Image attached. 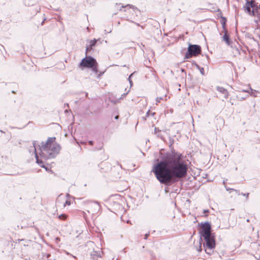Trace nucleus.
<instances>
[{
	"mask_svg": "<svg viewBox=\"0 0 260 260\" xmlns=\"http://www.w3.org/2000/svg\"><path fill=\"white\" fill-rule=\"evenodd\" d=\"M171 150L160 153V160L153 167L152 172L161 184L169 186L187 175L188 167L182 154L171 148Z\"/></svg>",
	"mask_w": 260,
	"mask_h": 260,
	"instance_id": "obj_1",
	"label": "nucleus"
},
{
	"mask_svg": "<svg viewBox=\"0 0 260 260\" xmlns=\"http://www.w3.org/2000/svg\"><path fill=\"white\" fill-rule=\"evenodd\" d=\"M200 234V240H202V238H203L205 240L203 246L205 249V250L206 253L211 254L212 253V250L215 247L216 242L215 236L211 232V224L209 222L201 223Z\"/></svg>",
	"mask_w": 260,
	"mask_h": 260,
	"instance_id": "obj_2",
	"label": "nucleus"
},
{
	"mask_svg": "<svg viewBox=\"0 0 260 260\" xmlns=\"http://www.w3.org/2000/svg\"><path fill=\"white\" fill-rule=\"evenodd\" d=\"M55 137H49L46 142H42L40 146V156L45 159L55 157L59 153L61 147L55 143Z\"/></svg>",
	"mask_w": 260,
	"mask_h": 260,
	"instance_id": "obj_3",
	"label": "nucleus"
},
{
	"mask_svg": "<svg viewBox=\"0 0 260 260\" xmlns=\"http://www.w3.org/2000/svg\"><path fill=\"white\" fill-rule=\"evenodd\" d=\"M201 52V47L200 45L189 44L184 59H189L193 56H196L200 54Z\"/></svg>",
	"mask_w": 260,
	"mask_h": 260,
	"instance_id": "obj_4",
	"label": "nucleus"
},
{
	"mask_svg": "<svg viewBox=\"0 0 260 260\" xmlns=\"http://www.w3.org/2000/svg\"><path fill=\"white\" fill-rule=\"evenodd\" d=\"M245 8L249 15L254 16L255 13H257L259 7L258 3L255 4L254 1L246 0Z\"/></svg>",
	"mask_w": 260,
	"mask_h": 260,
	"instance_id": "obj_5",
	"label": "nucleus"
},
{
	"mask_svg": "<svg viewBox=\"0 0 260 260\" xmlns=\"http://www.w3.org/2000/svg\"><path fill=\"white\" fill-rule=\"evenodd\" d=\"M95 64H97L96 59L91 56H88L82 59L79 67L89 69L93 67V65Z\"/></svg>",
	"mask_w": 260,
	"mask_h": 260,
	"instance_id": "obj_6",
	"label": "nucleus"
},
{
	"mask_svg": "<svg viewBox=\"0 0 260 260\" xmlns=\"http://www.w3.org/2000/svg\"><path fill=\"white\" fill-rule=\"evenodd\" d=\"M101 210V206L98 202H91L89 204L88 213H91L92 215H96Z\"/></svg>",
	"mask_w": 260,
	"mask_h": 260,
	"instance_id": "obj_7",
	"label": "nucleus"
},
{
	"mask_svg": "<svg viewBox=\"0 0 260 260\" xmlns=\"http://www.w3.org/2000/svg\"><path fill=\"white\" fill-rule=\"evenodd\" d=\"M102 251L101 250H93L90 254L92 260H101L102 259Z\"/></svg>",
	"mask_w": 260,
	"mask_h": 260,
	"instance_id": "obj_8",
	"label": "nucleus"
},
{
	"mask_svg": "<svg viewBox=\"0 0 260 260\" xmlns=\"http://www.w3.org/2000/svg\"><path fill=\"white\" fill-rule=\"evenodd\" d=\"M33 145H34V149H35V157H36V162L37 163L40 165V166L42 168H45V166H44L43 165V161L41 159H40L39 158V156L36 152V147H35V143H33Z\"/></svg>",
	"mask_w": 260,
	"mask_h": 260,
	"instance_id": "obj_9",
	"label": "nucleus"
},
{
	"mask_svg": "<svg viewBox=\"0 0 260 260\" xmlns=\"http://www.w3.org/2000/svg\"><path fill=\"white\" fill-rule=\"evenodd\" d=\"M223 40L225 41L226 44L228 45L230 44V36L228 33V31L226 30H224V35L223 36Z\"/></svg>",
	"mask_w": 260,
	"mask_h": 260,
	"instance_id": "obj_10",
	"label": "nucleus"
},
{
	"mask_svg": "<svg viewBox=\"0 0 260 260\" xmlns=\"http://www.w3.org/2000/svg\"><path fill=\"white\" fill-rule=\"evenodd\" d=\"M216 90L222 94H224V93L226 94V92L228 91L226 89H225V88H224L222 87H220V86H217L216 87Z\"/></svg>",
	"mask_w": 260,
	"mask_h": 260,
	"instance_id": "obj_11",
	"label": "nucleus"
},
{
	"mask_svg": "<svg viewBox=\"0 0 260 260\" xmlns=\"http://www.w3.org/2000/svg\"><path fill=\"white\" fill-rule=\"evenodd\" d=\"M97 42V40L95 39H94L93 40L90 41L89 46L90 49H92V48L95 46L96 43Z\"/></svg>",
	"mask_w": 260,
	"mask_h": 260,
	"instance_id": "obj_12",
	"label": "nucleus"
},
{
	"mask_svg": "<svg viewBox=\"0 0 260 260\" xmlns=\"http://www.w3.org/2000/svg\"><path fill=\"white\" fill-rule=\"evenodd\" d=\"M226 20L225 17H222V20L221 21V24L222 25L223 29L224 30H226L225 29V23H226Z\"/></svg>",
	"mask_w": 260,
	"mask_h": 260,
	"instance_id": "obj_13",
	"label": "nucleus"
},
{
	"mask_svg": "<svg viewBox=\"0 0 260 260\" xmlns=\"http://www.w3.org/2000/svg\"><path fill=\"white\" fill-rule=\"evenodd\" d=\"M89 69H91L92 71L94 72L95 74L98 73V63L93 65V67L90 68Z\"/></svg>",
	"mask_w": 260,
	"mask_h": 260,
	"instance_id": "obj_14",
	"label": "nucleus"
},
{
	"mask_svg": "<svg viewBox=\"0 0 260 260\" xmlns=\"http://www.w3.org/2000/svg\"><path fill=\"white\" fill-rule=\"evenodd\" d=\"M160 132V131L158 128H157V127H155L154 128V134L155 135H157L158 137H160L161 138V136L159 134V133Z\"/></svg>",
	"mask_w": 260,
	"mask_h": 260,
	"instance_id": "obj_15",
	"label": "nucleus"
},
{
	"mask_svg": "<svg viewBox=\"0 0 260 260\" xmlns=\"http://www.w3.org/2000/svg\"><path fill=\"white\" fill-rule=\"evenodd\" d=\"M196 66H197V68L200 70L201 74L202 75H205V73H204V68L200 67L197 64H196Z\"/></svg>",
	"mask_w": 260,
	"mask_h": 260,
	"instance_id": "obj_16",
	"label": "nucleus"
},
{
	"mask_svg": "<svg viewBox=\"0 0 260 260\" xmlns=\"http://www.w3.org/2000/svg\"><path fill=\"white\" fill-rule=\"evenodd\" d=\"M163 99V98L162 97H157L156 98V104L157 105L158 103H159L160 102L161 100H162Z\"/></svg>",
	"mask_w": 260,
	"mask_h": 260,
	"instance_id": "obj_17",
	"label": "nucleus"
},
{
	"mask_svg": "<svg viewBox=\"0 0 260 260\" xmlns=\"http://www.w3.org/2000/svg\"><path fill=\"white\" fill-rule=\"evenodd\" d=\"M133 74H134V73L131 74L129 76V77H128V81H129V84H130V85H131V86H132V85H133L132 81L131 80V77H132V76L133 75Z\"/></svg>",
	"mask_w": 260,
	"mask_h": 260,
	"instance_id": "obj_18",
	"label": "nucleus"
},
{
	"mask_svg": "<svg viewBox=\"0 0 260 260\" xmlns=\"http://www.w3.org/2000/svg\"><path fill=\"white\" fill-rule=\"evenodd\" d=\"M58 218L60 219H64L66 218V215L65 214H61L58 216Z\"/></svg>",
	"mask_w": 260,
	"mask_h": 260,
	"instance_id": "obj_19",
	"label": "nucleus"
},
{
	"mask_svg": "<svg viewBox=\"0 0 260 260\" xmlns=\"http://www.w3.org/2000/svg\"><path fill=\"white\" fill-rule=\"evenodd\" d=\"M129 91V90H128L126 93H124L123 94H122L121 95V97H120V98H119V100H122V99H123V98L124 97H125V95H126L128 93Z\"/></svg>",
	"mask_w": 260,
	"mask_h": 260,
	"instance_id": "obj_20",
	"label": "nucleus"
},
{
	"mask_svg": "<svg viewBox=\"0 0 260 260\" xmlns=\"http://www.w3.org/2000/svg\"><path fill=\"white\" fill-rule=\"evenodd\" d=\"M241 194L244 197H245L246 200H248V197H249V193H241Z\"/></svg>",
	"mask_w": 260,
	"mask_h": 260,
	"instance_id": "obj_21",
	"label": "nucleus"
},
{
	"mask_svg": "<svg viewBox=\"0 0 260 260\" xmlns=\"http://www.w3.org/2000/svg\"><path fill=\"white\" fill-rule=\"evenodd\" d=\"M127 6H128V7H129L130 8H133V9H136V10H137V8H134V7L133 6H132V5H127L126 6V7H127ZM120 9H121V8H124V6H120ZM124 7H126V6H124Z\"/></svg>",
	"mask_w": 260,
	"mask_h": 260,
	"instance_id": "obj_22",
	"label": "nucleus"
},
{
	"mask_svg": "<svg viewBox=\"0 0 260 260\" xmlns=\"http://www.w3.org/2000/svg\"><path fill=\"white\" fill-rule=\"evenodd\" d=\"M233 191H235V193L238 194V196L240 195L241 193H240V191L237 189H232Z\"/></svg>",
	"mask_w": 260,
	"mask_h": 260,
	"instance_id": "obj_23",
	"label": "nucleus"
},
{
	"mask_svg": "<svg viewBox=\"0 0 260 260\" xmlns=\"http://www.w3.org/2000/svg\"><path fill=\"white\" fill-rule=\"evenodd\" d=\"M224 94V99H228V96H229V92L228 91L226 92V93H224L223 94Z\"/></svg>",
	"mask_w": 260,
	"mask_h": 260,
	"instance_id": "obj_24",
	"label": "nucleus"
},
{
	"mask_svg": "<svg viewBox=\"0 0 260 260\" xmlns=\"http://www.w3.org/2000/svg\"><path fill=\"white\" fill-rule=\"evenodd\" d=\"M149 236V233H148L144 235V239L146 240V239L148 238V236Z\"/></svg>",
	"mask_w": 260,
	"mask_h": 260,
	"instance_id": "obj_25",
	"label": "nucleus"
},
{
	"mask_svg": "<svg viewBox=\"0 0 260 260\" xmlns=\"http://www.w3.org/2000/svg\"><path fill=\"white\" fill-rule=\"evenodd\" d=\"M104 74V72H100L97 76L98 78H100V77Z\"/></svg>",
	"mask_w": 260,
	"mask_h": 260,
	"instance_id": "obj_26",
	"label": "nucleus"
},
{
	"mask_svg": "<svg viewBox=\"0 0 260 260\" xmlns=\"http://www.w3.org/2000/svg\"><path fill=\"white\" fill-rule=\"evenodd\" d=\"M202 246H201V244L200 243V245L199 246V248L197 250H198V251L200 252V251H202Z\"/></svg>",
	"mask_w": 260,
	"mask_h": 260,
	"instance_id": "obj_27",
	"label": "nucleus"
},
{
	"mask_svg": "<svg viewBox=\"0 0 260 260\" xmlns=\"http://www.w3.org/2000/svg\"><path fill=\"white\" fill-rule=\"evenodd\" d=\"M225 189L227 191H229L230 193L232 191V189H231L232 188H227L226 187H225Z\"/></svg>",
	"mask_w": 260,
	"mask_h": 260,
	"instance_id": "obj_28",
	"label": "nucleus"
},
{
	"mask_svg": "<svg viewBox=\"0 0 260 260\" xmlns=\"http://www.w3.org/2000/svg\"><path fill=\"white\" fill-rule=\"evenodd\" d=\"M88 143H89V144L90 145H93V141H89Z\"/></svg>",
	"mask_w": 260,
	"mask_h": 260,
	"instance_id": "obj_29",
	"label": "nucleus"
},
{
	"mask_svg": "<svg viewBox=\"0 0 260 260\" xmlns=\"http://www.w3.org/2000/svg\"><path fill=\"white\" fill-rule=\"evenodd\" d=\"M91 49H90V46H87L86 47V52L88 51V50H90Z\"/></svg>",
	"mask_w": 260,
	"mask_h": 260,
	"instance_id": "obj_30",
	"label": "nucleus"
},
{
	"mask_svg": "<svg viewBox=\"0 0 260 260\" xmlns=\"http://www.w3.org/2000/svg\"><path fill=\"white\" fill-rule=\"evenodd\" d=\"M66 204H67V205H70V201H67L66 202V203H65V205H66Z\"/></svg>",
	"mask_w": 260,
	"mask_h": 260,
	"instance_id": "obj_31",
	"label": "nucleus"
},
{
	"mask_svg": "<svg viewBox=\"0 0 260 260\" xmlns=\"http://www.w3.org/2000/svg\"><path fill=\"white\" fill-rule=\"evenodd\" d=\"M131 21V22H132V23H135V24H136L137 26H140V25L139 23H138L135 22H134L133 21Z\"/></svg>",
	"mask_w": 260,
	"mask_h": 260,
	"instance_id": "obj_32",
	"label": "nucleus"
},
{
	"mask_svg": "<svg viewBox=\"0 0 260 260\" xmlns=\"http://www.w3.org/2000/svg\"><path fill=\"white\" fill-rule=\"evenodd\" d=\"M114 118H115V119L117 120L119 118V116L118 115L115 116Z\"/></svg>",
	"mask_w": 260,
	"mask_h": 260,
	"instance_id": "obj_33",
	"label": "nucleus"
},
{
	"mask_svg": "<svg viewBox=\"0 0 260 260\" xmlns=\"http://www.w3.org/2000/svg\"><path fill=\"white\" fill-rule=\"evenodd\" d=\"M149 112H150V111L148 110V112L146 113V116H148L149 114Z\"/></svg>",
	"mask_w": 260,
	"mask_h": 260,
	"instance_id": "obj_34",
	"label": "nucleus"
},
{
	"mask_svg": "<svg viewBox=\"0 0 260 260\" xmlns=\"http://www.w3.org/2000/svg\"><path fill=\"white\" fill-rule=\"evenodd\" d=\"M243 92H248L249 91L248 90H242Z\"/></svg>",
	"mask_w": 260,
	"mask_h": 260,
	"instance_id": "obj_35",
	"label": "nucleus"
},
{
	"mask_svg": "<svg viewBox=\"0 0 260 260\" xmlns=\"http://www.w3.org/2000/svg\"><path fill=\"white\" fill-rule=\"evenodd\" d=\"M208 212V210H205L204 211V213H206V212Z\"/></svg>",
	"mask_w": 260,
	"mask_h": 260,
	"instance_id": "obj_36",
	"label": "nucleus"
},
{
	"mask_svg": "<svg viewBox=\"0 0 260 260\" xmlns=\"http://www.w3.org/2000/svg\"><path fill=\"white\" fill-rule=\"evenodd\" d=\"M229 102H230L232 105H233V104H233V103H232V102L231 101V100H230V101H229Z\"/></svg>",
	"mask_w": 260,
	"mask_h": 260,
	"instance_id": "obj_37",
	"label": "nucleus"
},
{
	"mask_svg": "<svg viewBox=\"0 0 260 260\" xmlns=\"http://www.w3.org/2000/svg\"><path fill=\"white\" fill-rule=\"evenodd\" d=\"M59 239V238H56V240H57V241H59V239Z\"/></svg>",
	"mask_w": 260,
	"mask_h": 260,
	"instance_id": "obj_38",
	"label": "nucleus"
},
{
	"mask_svg": "<svg viewBox=\"0 0 260 260\" xmlns=\"http://www.w3.org/2000/svg\"><path fill=\"white\" fill-rule=\"evenodd\" d=\"M59 239V238H56V240H57V241H59V239Z\"/></svg>",
	"mask_w": 260,
	"mask_h": 260,
	"instance_id": "obj_39",
	"label": "nucleus"
},
{
	"mask_svg": "<svg viewBox=\"0 0 260 260\" xmlns=\"http://www.w3.org/2000/svg\"><path fill=\"white\" fill-rule=\"evenodd\" d=\"M0 132H2V133H4L3 131H2V130H1Z\"/></svg>",
	"mask_w": 260,
	"mask_h": 260,
	"instance_id": "obj_40",
	"label": "nucleus"
}]
</instances>
